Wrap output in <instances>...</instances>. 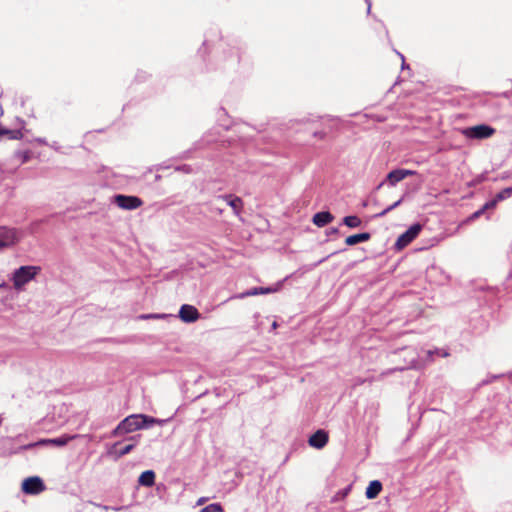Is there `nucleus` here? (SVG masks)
<instances>
[{"instance_id": "f257e3e1", "label": "nucleus", "mask_w": 512, "mask_h": 512, "mask_svg": "<svg viewBox=\"0 0 512 512\" xmlns=\"http://www.w3.org/2000/svg\"><path fill=\"white\" fill-rule=\"evenodd\" d=\"M41 268L34 265L21 266L11 275L13 288L17 291H23L25 286L36 278Z\"/></svg>"}, {"instance_id": "f03ea898", "label": "nucleus", "mask_w": 512, "mask_h": 512, "mask_svg": "<svg viewBox=\"0 0 512 512\" xmlns=\"http://www.w3.org/2000/svg\"><path fill=\"white\" fill-rule=\"evenodd\" d=\"M143 428V420L141 414H133L123 419L113 430V436L128 434Z\"/></svg>"}, {"instance_id": "7ed1b4c3", "label": "nucleus", "mask_w": 512, "mask_h": 512, "mask_svg": "<svg viewBox=\"0 0 512 512\" xmlns=\"http://www.w3.org/2000/svg\"><path fill=\"white\" fill-rule=\"evenodd\" d=\"M460 132L464 137L468 139L483 140L492 137L496 133V130L489 125L479 124L463 128L460 130Z\"/></svg>"}, {"instance_id": "20e7f679", "label": "nucleus", "mask_w": 512, "mask_h": 512, "mask_svg": "<svg viewBox=\"0 0 512 512\" xmlns=\"http://www.w3.org/2000/svg\"><path fill=\"white\" fill-rule=\"evenodd\" d=\"M114 203L120 208L131 210L140 207L143 201L136 196L116 195L114 197Z\"/></svg>"}, {"instance_id": "39448f33", "label": "nucleus", "mask_w": 512, "mask_h": 512, "mask_svg": "<svg viewBox=\"0 0 512 512\" xmlns=\"http://www.w3.org/2000/svg\"><path fill=\"white\" fill-rule=\"evenodd\" d=\"M421 231V226H411L405 233L400 235L395 243L396 250L400 251L414 240Z\"/></svg>"}, {"instance_id": "423d86ee", "label": "nucleus", "mask_w": 512, "mask_h": 512, "mask_svg": "<svg viewBox=\"0 0 512 512\" xmlns=\"http://www.w3.org/2000/svg\"><path fill=\"white\" fill-rule=\"evenodd\" d=\"M19 236L15 229L8 226H0V248L16 243Z\"/></svg>"}, {"instance_id": "0eeeda50", "label": "nucleus", "mask_w": 512, "mask_h": 512, "mask_svg": "<svg viewBox=\"0 0 512 512\" xmlns=\"http://www.w3.org/2000/svg\"><path fill=\"white\" fill-rule=\"evenodd\" d=\"M22 490L27 494H38L44 490V484L39 477H30L23 481Z\"/></svg>"}, {"instance_id": "6e6552de", "label": "nucleus", "mask_w": 512, "mask_h": 512, "mask_svg": "<svg viewBox=\"0 0 512 512\" xmlns=\"http://www.w3.org/2000/svg\"><path fill=\"white\" fill-rule=\"evenodd\" d=\"M282 288V282H277L276 284H274L273 286L271 287H255V288H252L246 292H243L241 293L239 296H237V298H240V299H243L245 297H249V296H256V295H260V294H270V293H276L278 291H280Z\"/></svg>"}, {"instance_id": "1a4fd4ad", "label": "nucleus", "mask_w": 512, "mask_h": 512, "mask_svg": "<svg viewBox=\"0 0 512 512\" xmlns=\"http://www.w3.org/2000/svg\"><path fill=\"white\" fill-rule=\"evenodd\" d=\"M199 317L198 310L192 305L184 304L179 310V318L185 323L196 322Z\"/></svg>"}, {"instance_id": "9d476101", "label": "nucleus", "mask_w": 512, "mask_h": 512, "mask_svg": "<svg viewBox=\"0 0 512 512\" xmlns=\"http://www.w3.org/2000/svg\"><path fill=\"white\" fill-rule=\"evenodd\" d=\"M416 171L407 170V169H395L387 175V181L391 185H395L396 183L404 180L408 176L415 175Z\"/></svg>"}, {"instance_id": "9b49d317", "label": "nucleus", "mask_w": 512, "mask_h": 512, "mask_svg": "<svg viewBox=\"0 0 512 512\" xmlns=\"http://www.w3.org/2000/svg\"><path fill=\"white\" fill-rule=\"evenodd\" d=\"M308 442L310 446L321 449L328 442V434L323 430H318L309 438Z\"/></svg>"}, {"instance_id": "f8f14e48", "label": "nucleus", "mask_w": 512, "mask_h": 512, "mask_svg": "<svg viewBox=\"0 0 512 512\" xmlns=\"http://www.w3.org/2000/svg\"><path fill=\"white\" fill-rule=\"evenodd\" d=\"M220 199L225 201L234 210V212L236 214H239L241 212V210L243 209V201L238 196L229 194V195L220 196Z\"/></svg>"}, {"instance_id": "ddd939ff", "label": "nucleus", "mask_w": 512, "mask_h": 512, "mask_svg": "<svg viewBox=\"0 0 512 512\" xmlns=\"http://www.w3.org/2000/svg\"><path fill=\"white\" fill-rule=\"evenodd\" d=\"M75 436H61L55 439H42L36 443V445H55V446H65L70 440L74 439ZM35 446V444H30L27 447Z\"/></svg>"}, {"instance_id": "4468645a", "label": "nucleus", "mask_w": 512, "mask_h": 512, "mask_svg": "<svg viewBox=\"0 0 512 512\" xmlns=\"http://www.w3.org/2000/svg\"><path fill=\"white\" fill-rule=\"evenodd\" d=\"M382 490V484L378 480L371 481L366 488L365 496L368 499H375Z\"/></svg>"}, {"instance_id": "2eb2a0df", "label": "nucleus", "mask_w": 512, "mask_h": 512, "mask_svg": "<svg viewBox=\"0 0 512 512\" xmlns=\"http://www.w3.org/2000/svg\"><path fill=\"white\" fill-rule=\"evenodd\" d=\"M313 224H329L334 221V216L329 211L316 213L312 218Z\"/></svg>"}, {"instance_id": "dca6fc26", "label": "nucleus", "mask_w": 512, "mask_h": 512, "mask_svg": "<svg viewBox=\"0 0 512 512\" xmlns=\"http://www.w3.org/2000/svg\"><path fill=\"white\" fill-rule=\"evenodd\" d=\"M135 444L134 443H131V444H128L120 449H118V443H116L110 450H109V455L111 456H114L115 458H120L128 453H130L132 451V449L134 448Z\"/></svg>"}, {"instance_id": "f3484780", "label": "nucleus", "mask_w": 512, "mask_h": 512, "mask_svg": "<svg viewBox=\"0 0 512 512\" xmlns=\"http://www.w3.org/2000/svg\"><path fill=\"white\" fill-rule=\"evenodd\" d=\"M370 238V234L369 233H358V234H354V235H350L348 236L346 239H345V243L349 246H353V245H356L360 242H365L367 240H369Z\"/></svg>"}, {"instance_id": "a211bd4d", "label": "nucleus", "mask_w": 512, "mask_h": 512, "mask_svg": "<svg viewBox=\"0 0 512 512\" xmlns=\"http://www.w3.org/2000/svg\"><path fill=\"white\" fill-rule=\"evenodd\" d=\"M138 482L139 484L143 485V486H146V487H151L154 485V482H155V474L152 470H147V471H144L139 479H138Z\"/></svg>"}, {"instance_id": "6ab92c4d", "label": "nucleus", "mask_w": 512, "mask_h": 512, "mask_svg": "<svg viewBox=\"0 0 512 512\" xmlns=\"http://www.w3.org/2000/svg\"><path fill=\"white\" fill-rule=\"evenodd\" d=\"M1 136H7L11 140H20L23 138V132L19 129L9 130L2 126Z\"/></svg>"}, {"instance_id": "aec40b11", "label": "nucleus", "mask_w": 512, "mask_h": 512, "mask_svg": "<svg viewBox=\"0 0 512 512\" xmlns=\"http://www.w3.org/2000/svg\"><path fill=\"white\" fill-rule=\"evenodd\" d=\"M141 419L143 420V427L148 424L162 425L165 422V420L156 419L143 414H141Z\"/></svg>"}, {"instance_id": "412c9836", "label": "nucleus", "mask_w": 512, "mask_h": 512, "mask_svg": "<svg viewBox=\"0 0 512 512\" xmlns=\"http://www.w3.org/2000/svg\"><path fill=\"white\" fill-rule=\"evenodd\" d=\"M201 512H224L220 504L214 503L206 506Z\"/></svg>"}, {"instance_id": "4be33fe9", "label": "nucleus", "mask_w": 512, "mask_h": 512, "mask_svg": "<svg viewBox=\"0 0 512 512\" xmlns=\"http://www.w3.org/2000/svg\"><path fill=\"white\" fill-rule=\"evenodd\" d=\"M342 224H361V220L357 216H346L343 218Z\"/></svg>"}, {"instance_id": "5701e85b", "label": "nucleus", "mask_w": 512, "mask_h": 512, "mask_svg": "<svg viewBox=\"0 0 512 512\" xmlns=\"http://www.w3.org/2000/svg\"><path fill=\"white\" fill-rule=\"evenodd\" d=\"M166 317V314H142L139 316V319H164Z\"/></svg>"}, {"instance_id": "b1692460", "label": "nucleus", "mask_w": 512, "mask_h": 512, "mask_svg": "<svg viewBox=\"0 0 512 512\" xmlns=\"http://www.w3.org/2000/svg\"><path fill=\"white\" fill-rule=\"evenodd\" d=\"M314 136L319 138V139H324L326 135H325L324 132L320 131V132H315Z\"/></svg>"}, {"instance_id": "393cba45", "label": "nucleus", "mask_w": 512, "mask_h": 512, "mask_svg": "<svg viewBox=\"0 0 512 512\" xmlns=\"http://www.w3.org/2000/svg\"><path fill=\"white\" fill-rule=\"evenodd\" d=\"M206 501H207V498H205V497L199 498L197 501V505H203Z\"/></svg>"}, {"instance_id": "a878e982", "label": "nucleus", "mask_w": 512, "mask_h": 512, "mask_svg": "<svg viewBox=\"0 0 512 512\" xmlns=\"http://www.w3.org/2000/svg\"><path fill=\"white\" fill-rule=\"evenodd\" d=\"M272 327L275 329L277 327V323L273 322Z\"/></svg>"}, {"instance_id": "bb28decb", "label": "nucleus", "mask_w": 512, "mask_h": 512, "mask_svg": "<svg viewBox=\"0 0 512 512\" xmlns=\"http://www.w3.org/2000/svg\"><path fill=\"white\" fill-rule=\"evenodd\" d=\"M4 286H5V284H4V283L0 285V287H4Z\"/></svg>"}]
</instances>
